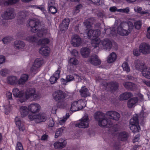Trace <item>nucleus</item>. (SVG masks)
I'll list each match as a JSON object with an SVG mask.
<instances>
[{
	"label": "nucleus",
	"instance_id": "nucleus-33",
	"mask_svg": "<svg viewBox=\"0 0 150 150\" xmlns=\"http://www.w3.org/2000/svg\"><path fill=\"white\" fill-rule=\"evenodd\" d=\"M142 74L146 78L150 79V67H146L142 72Z\"/></svg>",
	"mask_w": 150,
	"mask_h": 150
},
{
	"label": "nucleus",
	"instance_id": "nucleus-58",
	"mask_svg": "<svg viewBox=\"0 0 150 150\" xmlns=\"http://www.w3.org/2000/svg\"><path fill=\"white\" fill-rule=\"evenodd\" d=\"M54 124V122L52 118H50V120L48 123V125L49 127H53Z\"/></svg>",
	"mask_w": 150,
	"mask_h": 150
},
{
	"label": "nucleus",
	"instance_id": "nucleus-2",
	"mask_svg": "<svg viewBox=\"0 0 150 150\" xmlns=\"http://www.w3.org/2000/svg\"><path fill=\"white\" fill-rule=\"evenodd\" d=\"M133 27V24L131 22L127 23L123 22L118 26L117 33L121 35L126 36L130 33Z\"/></svg>",
	"mask_w": 150,
	"mask_h": 150
},
{
	"label": "nucleus",
	"instance_id": "nucleus-1",
	"mask_svg": "<svg viewBox=\"0 0 150 150\" xmlns=\"http://www.w3.org/2000/svg\"><path fill=\"white\" fill-rule=\"evenodd\" d=\"M29 26L31 28L32 32L35 33L38 32L37 35L39 37H41L47 32L46 29H42L40 23L38 20H30L28 23Z\"/></svg>",
	"mask_w": 150,
	"mask_h": 150
},
{
	"label": "nucleus",
	"instance_id": "nucleus-25",
	"mask_svg": "<svg viewBox=\"0 0 150 150\" xmlns=\"http://www.w3.org/2000/svg\"><path fill=\"white\" fill-rule=\"evenodd\" d=\"M50 48L47 46L44 45L42 46L39 50L40 53L45 56H47L50 52Z\"/></svg>",
	"mask_w": 150,
	"mask_h": 150
},
{
	"label": "nucleus",
	"instance_id": "nucleus-64",
	"mask_svg": "<svg viewBox=\"0 0 150 150\" xmlns=\"http://www.w3.org/2000/svg\"><path fill=\"white\" fill-rule=\"evenodd\" d=\"M8 71L6 69H3L0 71V74L1 75L4 76H5L6 74H7Z\"/></svg>",
	"mask_w": 150,
	"mask_h": 150
},
{
	"label": "nucleus",
	"instance_id": "nucleus-37",
	"mask_svg": "<svg viewBox=\"0 0 150 150\" xmlns=\"http://www.w3.org/2000/svg\"><path fill=\"white\" fill-rule=\"evenodd\" d=\"M108 123L110 125H111L112 124V122L108 123L107 118H105V117L98 122V125L101 127H104L106 126Z\"/></svg>",
	"mask_w": 150,
	"mask_h": 150
},
{
	"label": "nucleus",
	"instance_id": "nucleus-38",
	"mask_svg": "<svg viewBox=\"0 0 150 150\" xmlns=\"http://www.w3.org/2000/svg\"><path fill=\"white\" fill-rule=\"evenodd\" d=\"M8 83L11 85H14L18 83V81L16 77L14 76H9L7 78Z\"/></svg>",
	"mask_w": 150,
	"mask_h": 150
},
{
	"label": "nucleus",
	"instance_id": "nucleus-8",
	"mask_svg": "<svg viewBox=\"0 0 150 150\" xmlns=\"http://www.w3.org/2000/svg\"><path fill=\"white\" fill-rule=\"evenodd\" d=\"M43 60L42 58H37L31 68V71L35 74L38 71V68H39L42 64Z\"/></svg>",
	"mask_w": 150,
	"mask_h": 150
},
{
	"label": "nucleus",
	"instance_id": "nucleus-32",
	"mask_svg": "<svg viewBox=\"0 0 150 150\" xmlns=\"http://www.w3.org/2000/svg\"><path fill=\"white\" fill-rule=\"evenodd\" d=\"M67 144V142L64 141L63 142H56L54 144V148L57 149H61L64 147Z\"/></svg>",
	"mask_w": 150,
	"mask_h": 150
},
{
	"label": "nucleus",
	"instance_id": "nucleus-36",
	"mask_svg": "<svg viewBox=\"0 0 150 150\" xmlns=\"http://www.w3.org/2000/svg\"><path fill=\"white\" fill-rule=\"evenodd\" d=\"M129 136L128 133L126 132H120L118 136L119 139L122 141L125 140L127 139Z\"/></svg>",
	"mask_w": 150,
	"mask_h": 150
},
{
	"label": "nucleus",
	"instance_id": "nucleus-34",
	"mask_svg": "<svg viewBox=\"0 0 150 150\" xmlns=\"http://www.w3.org/2000/svg\"><path fill=\"white\" fill-rule=\"evenodd\" d=\"M138 101V98L137 97H134L130 99L128 101L127 106L129 108H132Z\"/></svg>",
	"mask_w": 150,
	"mask_h": 150
},
{
	"label": "nucleus",
	"instance_id": "nucleus-53",
	"mask_svg": "<svg viewBox=\"0 0 150 150\" xmlns=\"http://www.w3.org/2000/svg\"><path fill=\"white\" fill-rule=\"evenodd\" d=\"M49 8V11L52 14H55L57 11V8L55 6H50L48 7Z\"/></svg>",
	"mask_w": 150,
	"mask_h": 150
},
{
	"label": "nucleus",
	"instance_id": "nucleus-6",
	"mask_svg": "<svg viewBox=\"0 0 150 150\" xmlns=\"http://www.w3.org/2000/svg\"><path fill=\"white\" fill-rule=\"evenodd\" d=\"M66 96L65 92L60 90L54 91L52 94L53 98L57 102L64 100Z\"/></svg>",
	"mask_w": 150,
	"mask_h": 150
},
{
	"label": "nucleus",
	"instance_id": "nucleus-4",
	"mask_svg": "<svg viewBox=\"0 0 150 150\" xmlns=\"http://www.w3.org/2000/svg\"><path fill=\"white\" fill-rule=\"evenodd\" d=\"M2 17L6 20H10L14 19L16 16L14 9L12 8H9L6 9L3 14Z\"/></svg>",
	"mask_w": 150,
	"mask_h": 150
},
{
	"label": "nucleus",
	"instance_id": "nucleus-51",
	"mask_svg": "<svg viewBox=\"0 0 150 150\" xmlns=\"http://www.w3.org/2000/svg\"><path fill=\"white\" fill-rule=\"evenodd\" d=\"M79 64L78 60L75 58H71L69 61V64L76 65Z\"/></svg>",
	"mask_w": 150,
	"mask_h": 150
},
{
	"label": "nucleus",
	"instance_id": "nucleus-54",
	"mask_svg": "<svg viewBox=\"0 0 150 150\" xmlns=\"http://www.w3.org/2000/svg\"><path fill=\"white\" fill-rule=\"evenodd\" d=\"M134 25L136 29H139L142 25V22L139 21H137L134 23Z\"/></svg>",
	"mask_w": 150,
	"mask_h": 150
},
{
	"label": "nucleus",
	"instance_id": "nucleus-16",
	"mask_svg": "<svg viewBox=\"0 0 150 150\" xmlns=\"http://www.w3.org/2000/svg\"><path fill=\"white\" fill-rule=\"evenodd\" d=\"M81 39L79 36L74 35L72 37L71 43L74 46H79L81 45Z\"/></svg>",
	"mask_w": 150,
	"mask_h": 150
},
{
	"label": "nucleus",
	"instance_id": "nucleus-17",
	"mask_svg": "<svg viewBox=\"0 0 150 150\" xmlns=\"http://www.w3.org/2000/svg\"><path fill=\"white\" fill-rule=\"evenodd\" d=\"M18 18L17 21L20 24H23L24 21L25 19L28 14V13L26 11H21L18 13Z\"/></svg>",
	"mask_w": 150,
	"mask_h": 150
},
{
	"label": "nucleus",
	"instance_id": "nucleus-14",
	"mask_svg": "<svg viewBox=\"0 0 150 150\" xmlns=\"http://www.w3.org/2000/svg\"><path fill=\"white\" fill-rule=\"evenodd\" d=\"M102 31V29H100V30H93V38H94V40H96V42H94V45H93V46L94 47H98L100 43V40L97 38L100 35V32Z\"/></svg>",
	"mask_w": 150,
	"mask_h": 150
},
{
	"label": "nucleus",
	"instance_id": "nucleus-46",
	"mask_svg": "<svg viewBox=\"0 0 150 150\" xmlns=\"http://www.w3.org/2000/svg\"><path fill=\"white\" fill-rule=\"evenodd\" d=\"M67 67L68 71L71 73H73L76 71V65L68 64Z\"/></svg>",
	"mask_w": 150,
	"mask_h": 150
},
{
	"label": "nucleus",
	"instance_id": "nucleus-7",
	"mask_svg": "<svg viewBox=\"0 0 150 150\" xmlns=\"http://www.w3.org/2000/svg\"><path fill=\"white\" fill-rule=\"evenodd\" d=\"M35 89L34 88L27 89L25 94H23L22 100H21V103H22L30 98H32L33 94L35 92Z\"/></svg>",
	"mask_w": 150,
	"mask_h": 150
},
{
	"label": "nucleus",
	"instance_id": "nucleus-24",
	"mask_svg": "<svg viewBox=\"0 0 150 150\" xmlns=\"http://www.w3.org/2000/svg\"><path fill=\"white\" fill-rule=\"evenodd\" d=\"M19 1V0H0V5L6 6L16 4Z\"/></svg>",
	"mask_w": 150,
	"mask_h": 150
},
{
	"label": "nucleus",
	"instance_id": "nucleus-28",
	"mask_svg": "<svg viewBox=\"0 0 150 150\" xmlns=\"http://www.w3.org/2000/svg\"><path fill=\"white\" fill-rule=\"evenodd\" d=\"M30 111L25 106H23L20 108V111L21 112V116L22 117H24L26 116Z\"/></svg>",
	"mask_w": 150,
	"mask_h": 150
},
{
	"label": "nucleus",
	"instance_id": "nucleus-42",
	"mask_svg": "<svg viewBox=\"0 0 150 150\" xmlns=\"http://www.w3.org/2000/svg\"><path fill=\"white\" fill-rule=\"evenodd\" d=\"M117 58L116 54L112 52L109 55L107 59V62L109 63H111L115 61Z\"/></svg>",
	"mask_w": 150,
	"mask_h": 150
},
{
	"label": "nucleus",
	"instance_id": "nucleus-19",
	"mask_svg": "<svg viewBox=\"0 0 150 150\" xmlns=\"http://www.w3.org/2000/svg\"><path fill=\"white\" fill-rule=\"evenodd\" d=\"M15 121L16 124L18 127L20 131H23L25 129L23 122L20 120V118L18 117H16Z\"/></svg>",
	"mask_w": 150,
	"mask_h": 150
},
{
	"label": "nucleus",
	"instance_id": "nucleus-44",
	"mask_svg": "<svg viewBox=\"0 0 150 150\" xmlns=\"http://www.w3.org/2000/svg\"><path fill=\"white\" fill-rule=\"evenodd\" d=\"M28 77V75L26 74L22 75L20 79L18 81V84H24L27 81Z\"/></svg>",
	"mask_w": 150,
	"mask_h": 150
},
{
	"label": "nucleus",
	"instance_id": "nucleus-35",
	"mask_svg": "<svg viewBox=\"0 0 150 150\" xmlns=\"http://www.w3.org/2000/svg\"><path fill=\"white\" fill-rule=\"evenodd\" d=\"M15 47L18 49H22L25 46L24 42L21 40H16L14 42Z\"/></svg>",
	"mask_w": 150,
	"mask_h": 150
},
{
	"label": "nucleus",
	"instance_id": "nucleus-31",
	"mask_svg": "<svg viewBox=\"0 0 150 150\" xmlns=\"http://www.w3.org/2000/svg\"><path fill=\"white\" fill-rule=\"evenodd\" d=\"M78 103L77 106L78 110H81L85 107L86 105V101L85 100H79L76 101Z\"/></svg>",
	"mask_w": 150,
	"mask_h": 150
},
{
	"label": "nucleus",
	"instance_id": "nucleus-27",
	"mask_svg": "<svg viewBox=\"0 0 150 150\" xmlns=\"http://www.w3.org/2000/svg\"><path fill=\"white\" fill-rule=\"evenodd\" d=\"M80 52L81 55L86 58L88 56L90 53V50L88 48L83 47L81 49Z\"/></svg>",
	"mask_w": 150,
	"mask_h": 150
},
{
	"label": "nucleus",
	"instance_id": "nucleus-47",
	"mask_svg": "<svg viewBox=\"0 0 150 150\" xmlns=\"http://www.w3.org/2000/svg\"><path fill=\"white\" fill-rule=\"evenodd\" d=\"M64 129L65 127H62L58 129L56 131L55 137L56 138H57L58 137L61 135L63 133V132Z\"/></svg>",
	"mask_w": 150,
	"mask_h": 150
},
{
	"label": "nucleus",
	"instance_id": "nucleus-18",
	"mask_svg": "<svg viewBox=\"0 0 150 150\" xmlns=\"http://www.w3.org/2000/svg\"><path fill=\"white\" fill-rule=\"evenodd\" d=\"M61 70V67H59L55 73L50 78V81L52 84L55 83L59 77V74Z\"/></svg>",
	"mask_w": 150,
	"mask_h": 150
},
{
	"label": "nucleus",
	"instance_id": "nucleus-21",
	"mask_svg": "<svg viewBox=\"0 0 150 150\" xmlns=\"http://www.w3.org/2000/svg\"><path fill=\"white\" fill-rule=\"evenodd\" d=\"M69 22V19L68 18H65L63 20L62 23L60 25L61 31H62L68 29Z\"/></svg>",
	"mask_w": 150,
	"mask_h": 150
},
{
	"label": "nucleus",
	"instance_id": "nucleus-61",
	"mask_svg": "<svg viewBox=\"0 0 150 150\" xmlns=\"http://www.w3.org/2000/svg\"><path fill=\"white\" fill-rule=\"evenodd\" d=\"M66 79L67 80V82H69L73 80L74 78L73 76L69 75L67 76Z\"/></svg>",
	"mask_w": 150,
	"mask_h": 150
},
{
	"label": "nucleus",
	"instance_id": "nucleus-20",
	"mask_svg": "<svg viewBox=\"0 0 150 150\" xmlns=\"http://www.w3.org/2000/svg\"><path fill=\"white\" fill-rule=\"evenodd\" d=\"M103 86L106 88H109L113 91H115L118 88V84L116 82H112L108 83H105L103 84Z\"/></svg>",
	"mask_w": 150,
	"mask_h": 150
},
{
	"label": "nucleus",
	"instance_id": "nucleus-3",
	"mask_svg": "<svg viewBox=\"0 0 150 150\" xmlns=\"http://www.w3.org/2000/svg\"><path fill=\"white\" fill-rule=\"evenodd\" d=\"M138 116L135 115L130 121L129 127L130 130L134 133L139 132L140 127L139 125Z\"/></svg>",
	"mask_w": 150,
	"mask_h": 150
},
{
	"label": "nucleus",
	"instance_id": "nucleus-29",
	"mask_svg": "<svg viewBox=\"0 0 150 150\" xmlns=\"http://www.w3.org/2000/svg\"><path fill=\"white\" fill-rule=\"evenodd\" d=\"M123 85L126 89L129 90H133L136 88L135 85L131 82H125Z\"/></svg>",
	"mask_w": 150,
	"mask_h": 150
},
{
	"label": "nucleus",
	"instance_id": "nucleus-11",
	"mask_svg": "<svg viewBox=\"0 0 150 150\" xmlns=\"http://www.w3.org/2000/svg\"><path fill=\"white\" fill-rule=\"evenodd\" d=\"M139 49L140 52L143 54L150 53V45L145 43L141 44L139 45Z\"/></svg>",
	"mask_w": 150,
	"mask_h": 150
},
{
	"label": "nucleus",
	"instance_id": "nucleus-39",
	"mask_svg": "<svg viewBox=\"0 0 150 150\" xmlns=\"http://www.w3.org/2000/svg\"><path fill=\"white\" fill-rule=\"evenodd\" d=\"M132 96V94L131 93L129 92H125L120 95V99L121 100H127Z\"/></svg>",
	"mask_w": 150,
	"mask_h": 150
},
{
	"label": "nucleus",
	"instance_id": "nucleus-12",
	"mask_svg": "<svg viewBox=\"0 0 150 150\" xmlns=\"http://www.w3.org/2000/svg\"><path fill=\"white\" fill-rule=\"evenodd\" d=\"M30 111L32 113V114L35 115L36 113L39 112L41 109V106L40 105L36 103H33L30 104L28 106Z\"/></svg>",
	"mask_w": 150,
	"mask_h": 150
},
{
	"label": "nucleus",
	"instance_id": "nucleus-26",
	"mask_svg": "<svg viewBox=\"0 0 150 150\" xmlns=\"http://www.w3.org/2000/svg\"><path fill=\"white\" fill-rule=\"evenodd\" d=\"M80 92L82 97H86L90 96V93H89L88 89L84 86L81 87L80 91Z\"/></svg>",
	"mask_w": 150,
	"mask_h": 150
},
{
	"label": "nucleus",
	"instance_id": "nucleus-9",
	"mask_svg": "<svg viewBox=\"0 0 150 150\" xmlns=\"http://www.w3.org/2000/svg\"><path fill=\"white\" fill-rule=\"evenodd\" d=\"M88 120V116L86 115L81 118L79 123L76 124V126L79 128H87L89 125Z\"/></svg>",
	"mask_w": 150,
	"mask_h": 150
},
{
	"label": "nucleus",
	"instance_id": "nucleus-50",
	"mask_svg": "<svg viewBox=\"0 0 150 150\" xmlns=\"http://www.w3.org/2000/svg\"><path fill=\"white\" fill-rule=\"evenodd\" d=\"M122 67L124 71L127 72H129L130 71V69L128 64L127 62H125L122 65Z\"/></svg>",
	"mask_w": 150,
	"mask_h": 150
},
{
	"label": "nucleus",
	"instance_id": "nucleus-15",
	"mask_svg": "<svg viewBox=\"0 0 150 150\" xmlns=\"http://www.w3.org/2000/svg\"><path fill=\"white\" fill-rule=\"evenodd\" d=\"M134 64L135 69L140 71L142 72L146 67L144 61L141 60L139 59L136 60Z\"/></svg>",
	"mask_w": 150,
	"mask_h": 150
},
{
	"label": "nucleus",
	"instance_id": "nucleus-40",
	"mask_svg": "<svg viewBox=\"0 0 150 150\" xmlns=\"http://www.w3.org/2000/svg\"><path fill=\"white\" fill-rule=\"evenodd\" d=\"M25 40L30 42H36L38 40V38L36 35L28 36L25 39Z\"/></svg>",
	"mask_w": 150,
	"mask_h": 150
},
{
	"label": "nucleus",
	"instance_id": "nucleus-5",
	"mask_svg": "<svg viewBox=\"0 0 150 150\" xmlns=\"http://www.w3.org/2000/svg\"><path fill=\"white\" fill-rule=\"evenodd\" d=\"M28 117L31 120H35L36 123L45 122L47 119V116L44 113H39L38 115H29Z\"/></svg>",
	"mask_w": 150,
	"mask_h": 150
},
{
	"label": "nucleus",
	"instance_id": "nucleus-62",
	"mask_svg": "<svg viewBox=\"0 0 150 150\" xmlns=\"http://www.w3.org/2000/svg\"><path fill=\"white\" fill-rule=\"evenodd\" d=\"M33 98L35 100H37L40 98V95L38 93H36L35 92L33 96Z\"/></svg>",
	"mask_w": 150,
	"mask_h": 150
},
{
	"label": "nucleus",
	"instance_id": "nucleus-48",
	"mask_svg": "<svg viewBox=\"0 0 150 150\" xmlns=\"http://www.w3.org/2000/svg\"><path fill=\"white\" fill-rule=\"evenodd\" d=\"M76 101L73 102L71 104L70 110L71 111L75 112L78 110Z\"/></svg>",
	"mask_w": 150,
	"mask_h": 150
},
{
	"label": "nucleus",
	"instance_id": "nucleus-59",
	"mask_svg": "<svg viewBox=\"0 0 150 150\" xmlns=\"http://www.w3.org/2000/svg\"><path fill=\"white\" fill-rule=\"evenodd\" d=\"M117 11L120 12L128 13V12L129 11V8L120 9H118V10Z\"/></svg>",
	"mask_w": 150,
	"mask_h": 150
},
{
	"label": "nucleus",
	"instance_id": "nucleus-60",
	"mask_svg": "<svg viewBox=\"0 0 150 150\" xmlns=\"http://www.w3.org/2000/svg\"><path fill=\"white\" fill-rule=\"evenodd\" d=\"M104 31L105 32H103V33H106V32L107 33L108 31H110V33L111 34H114V33H115V30L114 28L112 30L110 29H105Z\"/></svg>",
	"mask_w": 150,
	"mask_h": 150
},
{
	"label": "nucleus",
	"instance_id": "nucleus-56",
	"mask_svg": "<svg viewBox=\"0 0 150 150\" xmlns=\"http://www.w3.org/2000/svg\"><path fill=\"white\" fill-rule=\"evenodd\" d=\"M12 38L10 37H6L4 38L3 40V41L5 44L9 43L12 40Z\"/></svg>",
	"mask_w": 150,
	"mask_h": 150
},
{
	"label": "nucleus",
	"instance_id": "nucleus-55",
	"mask_svg": "<svg viewBox=\"0 0 150 150\" xmlns=\"http://www.w3.org/2000/svg\"><path fill=\"white\" fill-rule=\"evenodd\" d=\"M16 150H23V147L21 143L19 142H17L16 146Z\"/></svg>",
	"mask_w": 150,
	"mask_h": 150
},
{
	"label": "nucleus",
	"instance_id": "nucleus-23",
	"mask_svg": "<svg viewBox=\"0 0 150 150\" xmlns=\"http://www.w3.org/2000/svg\"><path fill=\"white\" fill-rule=\"evenodd\" d=\"M102 44L104 49L109 50L112 47V44L111 41L108 39H104Z\"/></svg>",
	"mask_w": 150,
	"mask_h": 150
},
{
	"label": "nucleus",
	"instance_id": "nucleus-43",
	"mask_svg": "<svg viewBox=\"0 0 150 150\" xmlns=\"http://www.w3.org/2000/svg\"><path fill=\"white\" fill-rule=\"evenodd\" d=\"M95 19L93 18H91L85 21L83 23L84 25L86 28H88L91 26L95 22Z\"/></svg>",
	"mask_w": 150,
	"mask_h": 150
},
{
	"label": "nucleus",
	"instance_id": "nucleus-30",
	"mask_svg": "<svg viewBox=\"0 0 150 150\" xmlns=\"http://www.w3.org/2000/svg\"><path fill=\"white\" fill-rule=\"evenodd\" d=\"M105 117V114L100 111L96 112L94 115V118L98 122L104 117Z\"/></svg>",
	"mask_w": 150,
	"mask_h": 150
},
{
	"label": "nucleus",
	"instance_id": "nucleus-22",
	"mask_svg": "<svg viewBox=\"0 0 150 150\" xmlns=\"http://www.w3.org/2000/svg\"><path fill=\"white\" fill-rule=\"evenodd\" d=\"M13 93L14 96L16 98H19V100L21 102V100H22L23 93V92L20 91L18 89L15 88L13 90Z\"/></svg>",
	"mask_w": 150,
	"mask_h": 150
},
{
	"label": "nucleus",
	"instance_id": "nucleus-57",
	"mask_svg": "<svg viewBox=\"0 0 150 150\" xmlns=\"http://www.w3.org/2000/svg\"><path fill=\"white\" fill-rule=\"evenodd\" d=\"M82 6L81 4H79L77 5L75 7L74 10V13H77L80 11L79 9L82 8Z\"/></svg>",
	"mask_w": 150,
	"mask_h": 150
},
{
	"label": "nucleus",
	"instance_id": "nucleus-41",
	"mask_svg": "<svg viewBox=\"0 0 150 150\" xmlns=\"http://www.w3.org/2000/svg\"><path fill=\"white\" fill-rule=\"evenodd\" d=\"M68 103L64 100L58 101L57 103V107L61 109H64L67 107Z\"/></svg>",
	"mask_w": 150,
	"mask_h": 150
},
{
	"label": "nucleus",
	"instance_id": "nucleus-10",
	"mask_svg": "<svg viewBox=\"0 0 150 150\" xmlns=\"http://www.w3.org/2000/svg\"><path fill=\"white\" fill-rule=\"evenodd\" d=\"M88 61L90 64L95 66L100 65L101 63L100 60L96 54H93L90 56L88 58Z\"/></svg>",
	"mask_w": 150,
	"mask_h": 150
},
{
	"label": "nucleus",
	"instance_id": "nucleus-52",
	"mask_svg": "<svg viewBox=\"0 0 150 150\" xmlns=\"http://www.w3.org/2000/svg\"><path fill=\"white\" fill-rule=\"evenodd\" d=\"M134 10L136 12L142 14H146L147 13V12L146 11H142V8L141 7L139 6L135 7L134 8Z\"/></svg>",
	"mask_w": 150,
	"mask_h": 150
},
{
	"label": "nucleus",
	"instance_id": "nucleus-13",
	"mask_svg": "<svg viewBox=\"0 0 150 150\" xmlns=\"http://www.w3.org/2000/svg\"><path fill=\"white\" fill-rule=\"evenodd\" d=\"M106 115L110 119L116 121L119 120L120 116L119 113L114 111H108L106 112Z\"/></svg>",
	"mask_w": 150,
	"mask_h": 150
},
{
	"label": "nucleus",
	"instance_id": "nucleus-63",
	"mask_svg": "<svg viewBox=\"0 0 150 150\" xmlns=\"http://www.w3.org/2000/svg\"><path fill=\"white\" fill-rule=\"evenodd\" d=\"M140 52H141L139 50L137 49H134L133 51V53L136 56H138L140 54Z\"/></svg>",
	"mask_w": 150,
	"mask_h": 150
},
{
	"label": "nucleus",
	"instance_id": "nucleus-45",
	"mask_svg": "<svg viewBox=\"0 0 150 150\" xmlns=\"http://www.w3.org/2000/svg\"><path fill=\"white\" fill-rule=\"evenodd\" d=\"M93 30L92 29L89 30L86 33V34L87 35V38L90 39L92 40V45H94V42H96V40H94V38H93Z\"/></svg>",
	"mask_w": 150,
	"mask_h": 150
},
{
	"label": "nucleus",
	"instance_id": "nucleus-49",
	"mask_svg": "<svg viewBox=\"0 0 150 150\" xmlns=\"http://www.w3.org/2000/svg\"><path fill=\"white\" fill-rule=\"evenodd\" d=\"M49 42V40L48 39L45 38L41 39L39 40L38 42V43L39 45H44L47 44Z\"/></svg>",
	"mask_w": 150,
	"mask_h": 150
}]
</instances>
